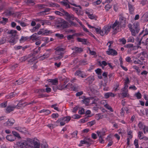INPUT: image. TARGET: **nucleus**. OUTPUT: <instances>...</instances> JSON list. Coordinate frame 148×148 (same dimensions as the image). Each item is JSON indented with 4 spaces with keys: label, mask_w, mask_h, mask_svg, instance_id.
<instances>
[{
    "label": "nucleus",
    "mask_w": 148,
    "mask_h": 148,
    "mask_svg": "<svg viewBox=\"0 0 148 148\" xmlns=\"http://www.w3.org/2000/svg\"><path fill=\"white\" fill-rule=\"evenodd\" d=\"M17 33L16 31L14 30H11L7 32L8 34L10 35L9 36L10 38L9 42L11 45H13L15 44L18 39V36L17 34Z\"/></svg>",
    "instance_id": "obj_1"
},
{
    "label": "nucleus",
    "mask_w": 148,
    "mask_h": 148,
    "mask_svg": "<svg viewBox=\"0 0 148 148\" xmlns=\"http://www.w3.org/2000/svg\"><path fill=\"white\" fill-rule=\"evenodd\" d=\"M111 28H112L115 32H119L120 30V28L122 27H124L123 25L120 23L119 22L116 20L115 22L112 25H111Z\"/></svg>",
    "instance_id": "obj_2"
},
{
    "label": "nucleus",
    "mask_w": 148,
    "mask_h": 148,
    "mask_svg": "<svg viewBox=\"0 0 148 148\" xmlns=\"http://www.w3.org/2000/svg\"><path fill=\"white\" fill-rule=\"evenodd\" d=\"M22 100H21L19 101H16L15 102V103H16V105H15V106L16 108L17 109H19L20 108H23L25 106H27L26 103H22Z\"/></svg>",
    "instance_id": "obj_3"
},
{
    "label": "nucleus",
    "mask_w": 148,
    "mask_h": 148,
    "mask_svg": "<svg viewBox=\"0 0 148 148\" xmlns=\"http://www.w3.org/2000/svg\"><path fill=\"white\" fill-rule=\"evenodd\" d=\"M133 29H134L135 36L138 33L140 29L139 23L138 22L134 23L133 25Z\"/></svg>",
    "instance_id": "obj_4"
},
{
    "label": "nucleus",
    "mask_w": 148,
    "mask_h": 148,
    "mask_svg": "<svg viewBox=\"0 0 148 148\" xmlns=\"http://www.w3.org/2000/svg\"><path fill=\"white\" fill-rule=\"evenodd\" d=\"M106 52L108 55L112 56H116L118 54L117 52L115 50L111 48H108V50Z\"/></svg>",
    "instance_id": "obj_5"
},
{
    "label": "nucleus",
    "mask_w": 148,
    "mask_h": 148,
    "mask_svg": "<svg viewBox=\"0 0 148 148\" xmlns=\"http://www.w3.org/2000/svg\"><path fill=\"white\" fill-rule=\"evenodd\" d=\"M33 142L32 139L30 138L27 139V140H26V148H32L33 147Z\"/></svg>",
    "instance_id": "obj_6"
},
{
    "label": "nucleus",
    "mask_w": 148,
    "mask_h": 148,
    "mask_svg": "<svg viewBox=\"0 0 148 148\" xmlns=\"http://www.w3.org/2000/svg\"><path fill=\"white\" fill-rule=\"evenodd\" d=\"M15 129L22 133L25 134L27 132V130L25 127L17 126L14 128Z\"/></svg>",
    "instance_id": "obj_7"
},
{
    "label": "nucleus",
    "mask_w": 148,
    "mask_h": 148,
    "mask_svg": "<svg viewBox=\"0 0 148 148\" xmlns=\"http://www.w3.org/2000/svg\"><path fill=\"white\" fill-rule=\"evenodd\" d=\"M60 26L62 28H64L69 27L71 26V25L67 22L66 21H64L60 25H57V27H59Z\"/></svg>",
    "instance_id": "obj_8"
},
{
    "label": "nucleus",
    "mask_w": 148,
    "mask_h": 148,
    "mask_svg": "<svg viewBox=\"0 0 148 148\" xmlns=\"http://www.w3.org/2000/svg\"><path fill=\"white\" fill-rule=\"evenodd\" d=\"M16 145L21 148H26V140L17 142Z\"/></svg>",
    "instance_id": "obj_9"
},
{
    "label": "nucleus",
    "mask_w": 148,
    "mask_h": 148,
    "mask_svg": "<svg viewBox=\"0 0 148 148\" xmlns=\"http://www.w3.org/2000/svg\"><path fill=\"white\" fill-rule=\"evenodd\" d=\"M75 75L80 76L82 78H85L87 76V75L84 72L80 70H78L76 71Z\"/></svg>",
    "instance_id": "obj_10"
},
{
    "label": "nucleus",
    "mask_w": 148,
    "mask_h": 148,
    "mask_svg": "<svg viewBox=\"0 0 148 148\" xmlns=\"http://www.w3.org/2000/svg\"><path fill=\"white\" fill-rule=\"evenodd\" d=\"M15 122L14 120L13 119H9L8 121L4 124L5 126H10L13 125Z\"/></svg>",
    "instance_id": "obj_11"
},
{
    "label": "nucleus",
    "mask_w": 148,
    "mask_h": 148,
    "mask_svg": "<svg viewBox=\"0 0 148 148\" xmlns=\"http://www.w3.org/2000/svg\"><path fill=\"white\" fill-rule=\"evenodd\" d=\"M106 131V130L105 128H103L102 130L100 131H97V133L98 136L103 137V136L105 135V133Z\"/></svg>",
    "instance_id": "obj_12"
},
{
    "label": "nucleus",
    "mask_w": 148,
    "mask_h": 148,
    "mask_svg": "<svg viewBox=\"0 0 148 148\" xmlns=\"http://www.w3.org/2000/svg\"><path fill=\"white\" fill-rule=\"evenodd\" d=\"M72 49L74 51L73 53H78L81 52L83 51V49L81 48H78L76 47H74L72 48Z\"/></svg>",
    "instance_id": "obj_13"
},
{
    "label": "nucleus",
    "mask_w": 148,
    "mask_h": 148,
    "mask_svg": "<svg viewBox=\"0 0 148 148\" xmlns=\"http://www.w3.org/2000/svg\"><path fill=\"white\" fill-rule=\"evenodd\" d=\"M119 19L120 22H119L120 23H121V24L123 25L125 27V18L123 16L121 15L119 16Z\"/></svg>",
    "instance_id": "obj_14"
},
{
    "label": "nucleus",
    "mask_w": 148,
    "mask_h": 148,
    "mask_svg": "<svg viewBox=\"0 0 148 148\" xmlns=\"http://www.w3.org/2000/svg\"><path fill=\"white\" fill-rule=\"evenodd\" d=\"M84 96H82L79 97V99H83L82 100V101L83 102V103L85 104L88 103L89 102V100L90 99L91 100V99L93 98L91 97L84 98Z\"/></svg>",
    "instance_id": "obj_15"
},
{
    "label": "nucleus",
    "mask_w": 148,
    "mask_h": 148,
    "mask_svg": "<svg viewBox=\"0 0 148 148\" xmlns=\"http://www.w3.org/2000/svg\"><path fill=\"white\" fill-rule=\"evenodd\" d=\"M55 50H56L55 52L56 54L59 55L61 52L63 53V51L64 50V48L57 47L55 49Z\"/></svg>",
    "instance_id": "obj_16"
},
{
    "label": "nucleus",
    "mask_w": 148,
    "mask_h": 148,
    "mask_svg": "<svg viewBox=\"0 0 148 148\" xmlns=\"http://www.w3.org/2000/svg\"><path fill=\"white\" fill-rule=\"evenodd\" d=\"M128 6L129 8V10L130 14H132L134 10V7L133 5H131L129 3H128Z\"/></svg>",
    "instance_id": "obj_17"
},
{
    "label": "nucleus",
    "mask_w": 148,
    "mask_h": 148,
    "mask_svg": "<svg viewBox=\"0 0 148 148\" xmlns=\"http://www.w3.org/2000/svg\"><path fill=\"white\" fill-rule=\"evenodd\" d=\"M7 140L10 141H14L16 139V138L13 135H8L6 137Z\"/></svg>",
    "instance_id": "obj_18"
},
{
    "label": "nucleus",
    "mask_w": 148,
    "mask_h": 148,
    "mask_svg": "<svg viewBox=\"0 0 148 148\" xmlns=\"http://www.w3.org/2000/svg\"><path fill=\"white\" fill-rule=\"evenodd\" d=\"M115 95L112 92H109L106 93L104 95V96L107 99L110 97H114Z\"/></svg>",
    "instance_id": "obj_19"
},
{
    "label": "nucleus",
    "mask_w": 148,
    "mask_h": 148,
    "mask_svg": "<svg viewBox=\"0 0 148 148\" xmlns=\"http://www.w3.org/2000/svg\"><path fill=\"white\" fill-rule=\"evenodd\" d=\"M60 120H62L66 123H68L71 119V117L69 116H67L64 118H60Z\"/></svg>",
    "instance_id": "obj_20"
},
{
    "label": "nucleus",
    "mask_w": 148,
    "mask_h": 148,
    "mask_svg": "<svg viewBox=\"0 0 148 148\" xmlns=\"http://www.w3.org/2000/svg\"><path fill=\"white\" fill-rule=\"evenodd\" d=\"M111 26H105L103 28V29L105 32L106 34H107L110 31V29L111 28Z\"/></svg>",
    "instance_id": "obj_21"
},
{
    "label": "nucleus",
    "mask_w": 148,
    "mask_h": 148,
    "mask_svg": "<svg viewBox=\"0 0 148 148\" xmlns=\"http://www.w3.org/2000/svg\"><path fill=\"white\" fill-rule=\"evenodd\" d=\"M15 108H16L14 105L12 106H9L7 107L6 109V110L7 112L9 113L11 111L13 110Z\"/></svg>",
    "instance_id": "obj_22"
},
{
    "label": "nucleus",
    "mask_w": 148,
    "mask_h": 148,
    "mask_svg": "<svg viewBox=\"0 0 148 148\" xmlns=\"http://www.w3.org/2000/svg\"><path fill=\"white\" fill-rule=\"evenodd\" d=\"M25 82L24 79H20L19 80H16V83H14V85H21Z\"/></svg>",
    "instance_id": "obj_23"
},
{
    "label": "nucleus",
    "mask_w": 148,
    "mask_h": 148,
    "mask_svg": "<svg viewBox=\"0 0 148 148\" xmlns=\"http://www.w3.org/2000/svg\"><path fill=\"white\" fill-rule=\"evenodd\" d=\"M128 27L131 32L132 35L133 36H135V33L134 32V29H133V27H132V25L130 24H129L128 25Z\"/></svg>",
    "instance_id": "obj_24"
},
{
    "label": "nucleus",
    "mask_w": 148,
    "mask_h": 148,
    "mask_svg": "<svg viewBox=\"0 0 148 148\" xmlns=\"http://www.w3.org/2000/svg\"><path fill=\"white\" fill-rule=\"evenodd\" d=\"M38 38L37 33L33 34L30 36V39L33 41H36L37 40Z\"/></svg>",
    "instance_id": "obj_25"
},
{
    "label": "nucleus",
    "mask_w": 148,
    "mask_h": 148,
    "mask_svg": "<svg viewBox=\"0 0 148 148\" xmlns=\"http://www.w3.org/2000/svg\"><path fill=\"white\" fill-rule=\"evenodd\" d=\"M77 40L78 41L82 42L83 44H86L87 40L86 39H83L81 38H77Z\"/></svg>",
    "instance_id": "obj_26"
},
{
    "label": "nucleus",
    "mask_w": 148,
    "mask_h": 148,
    "mask_svg": "<svg viewBox=\"0 0 148 148\" xmlns=\"http://www.w3.org/2000/svg\"><path fill=\"white\" fill-rule=\"evenodd\" d=\"M33 147L34 148H40V143L38 141H34L33 142Z\"/></svg>",
    "instance_id": "obj_27"
},
{
    "label": "nucleus",
    "mask_w": 148,
    "mask_h": 148,
    "mask_svg": "<svg viewBox=\"0 0 148 148\" xmlns=\"http://www.w3.org/2000/svg\"><path fill=\"white\" fill-rule=\"evenodd\" d=\"M65 15L67 16L68 18L70 20H75V17L72 14H69L68 12H67L66 13V14Z\"/></svg>",
    "instance_id": "obj_28"
},
{
    "label": "nucleus",
    "mask_w": 148,
    "mask_h": 148,
    "mask_svg": "<svg viewBox=\"0 0 148 148\" xmlns=\"http://www.w3.org/2000/svg\"><path fill=\"white\" fill-rule=\"evenodd\" d=\"M78 6L80 8H78L74 7H72L71 8H72V10L74 11H75L77 14L79 15L80 13V9H81V7L79 5H78Z\"/></svg>",
    "instance_id": "obj_29"
},
{
    "label": "nucleus",
    "mask_w": 148,
    "mask_h": 148,
    "mask_svg": "<svg viewBox=\"0 0 148 148\" xmlns=\"http://www.w3.org/2000/svg\"><path fill=\"white\" fill-rule=\"evenodd\" d=\"M25 2L27 5H29L30 4L32 5H34L35 4V3L33 0H25Z\"/></svg>",
    "instance_id": "obj_30"
},
{
    "label": "nucleus",
    "mask_w": 148,
    "mask_h": 148,
    "mask_svg": "<svg viewBox=\"0 0 148 148\" xmlns=\"http://www.w3.org/2000/svg\"><path fill=\"white\" fill-rule=\"evenodd\" d=\"M16 95V93H14V92H12L10 93L8 95H6L5 96L6 98L7 99H10L15 96Z\"/></svg>",
    "instance_id": "obj_31"
},
{
    "label": "nucleus",
    "mask_w": 148,
    "mask_h": 148,
    "mask_svg": "<svg viewBox=\"0 0 148 148\" xmlns=\"http://www.w3.org/2000/svg\"><path fill=\"white\" fill-rule=\"evenodd\" d=\"M86 13L87 14L89 18L91 19H96V17L93 15L91 14L89 12H88L87 10L86 11Z\"/></svg>",
    "instance_id": "obj_32"
},
{
    "label": "nucleus",
    "mask_w": 148,
    "mask_h": 148,
    "mask_svg": "<svg viewBox=\"0 0 148 148\" xmlns=\"http://www.w3.org/2000/svg\"><path fill=\"white\" fill-rule=\"evenodd\" d=\"M40 113H43L45 115H47L50 114L51 112L50 110H47L43 109L40 111Z\"/></svg>",
    "instance_id": "obj_33"
},
{
    "label": "nucleus",
    "mask_w": 148,
    "mask_h": 148,
    "mask_svg": "<svg viewBox=\"0 0 148 148\" xmlns=\"http://www.w3.org/2000/svg\"><path fill=\"white\" fill-rule=\"evenodd\" d=\"M49 82L52 83V84L56 85L58 83V81L56 79H50Z\"/></svg>",
    "instance_id": "obj_34"
},
{
    "label": "nucleus",
    "mask_w": 148,
    "mask_h": 148,
    "mask_svg": "<svg viewBox=\"0 0 148 148\" xmlns=\"http://www.w3.org/2000/svg\"><path fill=\"white\" fill-rule=\"evenodd\" d=\"M49 54L48 53H45L42 56L40 57V59L43 60L44 59L46 58L49 57Z\"/></svg>",
    "instance_id": "obj_35"
},
{
    "label": "nucleus",
    "mask_w": 148,
    "mask_h": 148,
    "mask_svg": "<svg viewBox=\"0 0 148 148\" xmlns=\"http://www.w3.org/2000/svg\"><path fill=\"white\" fill-rule=\"evenodd\" d=\"M121 95L123 98L128 97L129 96V94L128 93V90H126L125 92H122Z\"/></svg>",
    "instance_id": "obj_36"
},
{
    "label": "nucleus",
    "mask_w": 148,
    "mask_h": 148,
    "mask_svg": "<svg viewBox=\"0 0 148 148\" xmlns=\"http://www.w3.org/2000/svg\"><path fill=\"white\" fill-rule=\"evenodd\" d=\"M12 133L13 135L15 137H17L18 138H21V137L20 136V135L17 132H16L15 131H13L12 132Z\"/></svg>",
    "instance_id": "obj_37"
},
{
    "label": "nucleus",
    "mask_w": 148,
    "mask_h": 148,
    "mask_svg": "<svg viewBox=\"0 0 148 148\" xmlns=\"http://www.w3.org/2000/svg\"><path fill=\"white\" fill-rule=\"evenodd\" d=\"M8 21V18L3 17L2 18V20L0 21V23L3 24H5Z\"/></svg>",
    "instance_id": "obj_38"
},
{
    "label": "nucleus",
    "mask_w": 148,
    "mask_h": 148,
    "mask_svg": "<svg viewBox=\"0 0 148 148\" xmlns=\"http://www.w3.org/2000/svg\"><path fill=\"white\" fill-rule=\"evenodd\" d=\"M37 59V58L33 57L32 58L30 59L28 61V64L29 65H31L33 63L35 60Z\"/></svg>",
    "instance_id": "obj_39"
},
{
    "label": "nucleus",
    "mask_w": 148,
    "mask_h": 148,
    "mask_svg": "<svg viewBox=\"0 0 148 148\" xmlns=\"http://www.w3.org/2000/svg\"><path fill=\"white\" fill-rule=\"evenodd\" d=\"M104 106L107 109L109 110L110 111L112 112H113V110L112 108L109 105L107 104H105L104 105Z\"/></svg>",
    "instance_id": "obj_40"
},
{
    "label": "nucleus",
    "mask_w": 148,
    "mask_h": 148,
    "mask_svg": "<svg viewBox=\"0 0 148 148\" xmlns=\"http://www.w3.org/2000/svg\"><path fill=\"white\" fill-rule=\"evenodd\" d=\"M63 54L64 53L61 52L60 53V54H59V55H60L59 56L54 58V59L56 60H57L58 59H61L63 57Z\"/></svg>",
    "instance_id": "obj_41"
},
{
    "label": "nucleus",
    "mask_w": 148,
    "mask_h": 148,
    "mask_svg": "<svg viewBox=\"0 0 148 148\" xmlns=\"http://www.w3.org/2000/svg\"><path fill=\"white\" fill-rule=\"evenodd\" d=\"M46 6V5L44 4H38L36 5V7L40 9H42L45 8Z\"/></svg>",
    "instance_id": "obj_42"
},
{
    "label": "nucleus",
    "mask_w": 148,
    "mask_h": 148,
    "mask_svg": "<svg viewBox=\"0 0 148 148\" xmlns=\"http://www.w3.org/2000/svg\"><path fill=\"white\" fill-rule=\"evenodd\" d=\"M6 41V38L3 37L0 40V45L3 44L5 43Z\"/></svg>",
    "instance_id": "obj_43"
},
{
    "label": "nucleus",
    "mask_w": 148,
    "mask_h": 148,
    "mask_svg": "<svg viewBox=\"0 0 148 148\" xmlns=\"http://www.w3.org/2000/svg\"><path fill=\"white\" fill-rule=\"evenodd\" d=\"M79 89V87L77 84H75L73 85L72 87V90L73 91L77 90L78 89Z\"/></svg>",
    "instance_id": "obj_44"
},
{
    "label": "nucleus",
    "mask_w": 148,
    "mask_h": 148,
    "mask_svg": "<svg viewBox=\"0 0 148 148\" xmlns=\"http://www.w3.org/2000/svg\"><path fill=\"white\" fill-rule=\"evenodd\" d=\"M53 33L52 31L48 30H45L44 31L43 34L45 35H47Z\"/></svg>",
    "instance_id": "obj_45"
},
{
    "label": "nucleus",
    "mask_w": 148,
    "mask_h": 148,
    "mask_svg": "<svg viewBox=\"0 0 148 148\" xmlns=\"http://www.w3.org/2000/svg\"><path fill=\"white\" fill-rule=\"evenodd\" d=\"M134 62L135 64H139L141 65L143 64V63L142 62L137 59H136V60L134 61Z\"/></svg>",
    "instance_id": "obj_46"
},
{
    "label": "nucleus",
    "mask_w": 148,
    "mask_h": 148,
    "mask_svg": "<svg viewBox=\"0 0 148 148\" xmlns=\"http://www.w3.org/2000/svg\"><path fill=\"white\" fill-rule=\"evenodd\" d=\"M134 39L132 36L129 37L127 40V42H134Z\"/></svg>",
    "instance_id": "obj_47"
},
{
    "label": "nucleus",
    "mask_w": 148,
    "mask_h": 148,
    "mask_svg": "<svg viewBox=\"0 0 148 148\" xmlns=\"http://www.w3.org/2000/svg\"><path fill=\"white\" fill-rule=\"evenodd\" d=\"M7 105V101L3 102L0 104V108L5 107Z\"/></svg>",
    "instance_id": "obj_48"
},
{
    "label": "nucleus",
    "mask_w": 148,
    "mask_h": 148,
    "mask_svg": "<svg viewBox=\"0 0 148 148\" xmlns=\"http://www.w3.org/2000/svg\"><path fill=\"white\" fill-rule=\"evenodd\" d=\"M49 6L51 7H59V5L57 4H56L55 3H51L49 4Z\"/></svg>",
    "instance_id": "obj_49"
},
{
    "label": "nucleus",
    "mask_w": 148,
    "mask_h": 148,
    "mask_svg": "<svg viewBox=\"0 0 148 148\" xmlns=\"http://www.w3.org/2000/svg\"><path fill=\"white\" fill-rule=\"evenodd\" d=\"M73 86V85L69 83L65 86V88L67 89L72 90Z\"/></svg>",
    "instance_id": "obj_50"
},
{
    "label": "nucleus",
    "mask_w": 148,
    "mask_h": 148,
    "mask_svg": "<svg viewBox=\"0 0 148 148\" xmlns=\"http://www.w3.org/2000/svg\"><path fill=\"white\" fill-rule=\"evenodd\" d=\"M26 47H22L21 46H18L16 47H14L15 49L16 50H18L20 49H22L23 50H24L26 48Z\"/></svg>",
    "instance_id": "obj_51"
},
{
    "label": "nucleus",
    "mask_w": 148,
    "mask_h": 148,
    "mask_svg": "<svg viewBox=\"0 0 148 148\" xmlns=\"http://www.w3.org/2000/svg\"><path fill=\"white\" fill-rule=\"evenodd\" d=\"M144 136L143 133L142 132H139L138 133V136L140 139H142L143 137Z\"/></svg>",
    "instance_id": "obj_52"
},
{
    "label": "nucleus",
    "mask_w": 148,
    "mask_h": 148,
    "mask_svg": "<svg viewBox=\"0 0 148 148\" xmlns=\"http://www.w3.org/2000/svg\"><path fill=\"white\" fill-rule=\"evenodd\" d=\"M134 95L137 97L138 99H140L141 97V94L139 92L135 93Z\"/></svg>",
    "instance_id": "obj_53"
},
{
    "label": "nucleus",
    "mask_w": 148,
    "mask_h": 148,
    "mask_svg": "<svg viewBox=\"0 0 148 148\" xmlns=\"http://www.w3.org/2000/svg\"><path fill=\"white\" fill-rule=\"evenodd\" d=\"M56 122H57V123L60 122V125L61 126H63V125H64L65 124V122H64L63 121H62V120H60V118L59 119L56 121Z\"/></svg>",
    "instance_id": "obj_54"
},
{
    "label": "nucleus",
    "mask_w": 148,
    "mask_h": 148,
    "mask_svg": "<svg viewBox=\"0 0 148 148\" xmlns=\"http://www.w3.org/2000/svg\"><path fill=\"white\" fill-rule=\"evenodd\" d=\"M86 79L91 82H92L94 80V77L93 76L89 77Z\"/></svg>",
    "instance_id": "obj_55"
},
{
    "label": "nucleus",
    "mask_w": 148,
    "mask_h": 148,
    "mask_svg": "<svg viewBox=\"0 0 148 148\" xmlns=\"http://www.w3.org/2000/svg\"><path fill=\"white\" fill-rule=\"evenodd\" d=\"M81 116L77 114H75L72 117L74 119H78L80 118Z\"/></svg>",
    "instance_id": "obj_56"
},
{
    "label": "nucleus",
    "mask_w": 148,
    "mask_h": 148,
    "mask_svg": "<svg viewBox=\"0 0 148 148\" xmlns=\"http://www.w3.org/2000/svg\"><path fill=\"white\" fill-rule=\"evenodd\" d=\"M119 84L118 83H117L116 84L114 87V89L115 91H116L119 90L118 88L119 87Z\"/></svg>",
    "instance_id": "obj_57"
},
{
    "label": "nucleus",
    "mask_w": 148,
    "mask_h": 148,
    "mask_svg": "<svg viewBox=\"0 0 148 148\" xmlns=\"http://www.w3.org/2000/svg\"><path fill=\"white\" fill-rule=\"evenodd\" d=\"M27 39L26 37H25L23 36L21 37V38L20 40V42H23L25 41Z\"/></svg>",
    "instance_id": "obj_58"
},
{
    "label": "nucleus",
    "mask_w": 148,
    "mask_h": 148,
    "mask_svg": "<svg viewBox=\"0 0 148 148\" xmlns=\"http://www.w3.org/2000/svg\"><path fill=\"white\" fill-rule=\"evenodd\" d=\"M55 36L61 39H62L64 37V35L62 34H56Z\"/></svg>",
    "instance_id": "obj_59"
},
{
    "label": "nucleus",
    "mask_w": 148,
    "mask_h": 148,
    "mask_svg": "<svg viewBox=\"0 0 148 148\" xmlns=\"http://www.w3.org/2000/svg\"><path fill=\"white\" fill-rule=\"evenodd\" d=\"M134 144L135 145V148H138V140L137 139H135L134 142Z\"/></svg>",
    "instance_id": "obj_60"
},
{
    "label": "nucleus",
    "mask_w": 148,
    "mask_h": 148,
    "mask_svg": "<svg viewBox=\"0 0 148 148\" xmlns=\"http://www.w3.org/2000/svg\"><path fill=\"white\" fill-rule=\"evenodd\" d=\"M112 7V6L109 4L106 5L105 7V8L106 10L107 11H108Z\"/></svg>",
    "instance_id": "obj_61"
},
{
    "label": "nucleus",
    "mask_w": 148,
    "mask_h": 148,
    "mask_svg": "<svg viewBox=\"0 0 148 148\" xmlns=\"http://www.w3.org/2000/svg\"><path fill=\"white\" fill-rule=\"evenodd\" d=\"M95 120H93L89 122L88 123V125H90V126H92L95 124Z\"/></svg>",
    "instance_id": "obj_62"
},
{
    "label": "nucleus",
    "mask_w": 148,
    "mask_h": 148,
    "mask_svg": "<svg viewBox=\"0 0 148 148\" xmlns=\"http://www.w3.org/2000/svg\"><path fill=\"white\" fill-rule=\"evenodd\" d=\"M28 58L26 56L23 57L21 58L20 59V60L21 62H24Z\"/></svg>",
    "instance_id": "obj_63"
},
{
    "label": "nucleus",
    "mask_w": 148,
    "mask_h": 148,
    "mask_svg": "<svg viewBox=\"0 0 148 148\" xmlns=\"http://www.w3.org/2000/svg\"><path fill=\"white\" fill-rule=\"evenodd\" d=\"M41 148H48L47 144L46 143H43L41 145Z\"/></svg>",
    "instance_id": "obj_64"
}]
</instances>
